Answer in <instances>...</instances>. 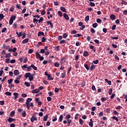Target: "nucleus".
I'll use <instances>...</instances> for the list:
<instances>
[{
	"label": "nucleus",
	"instance_id": "15",
	"mask_svg": "<svg viewBox=\"0 0 127 127\" xmlns=\"http://www.w3.org/2000/svg\"><path fill=\"white\" fill-rule=\"evenodd\" d=\"M15 18H16V16H15V15H12L10 17V19L13 21V20H15Z\"/></svg>",
	"mask_w": 127,
	"mask_h": 127
},
{
	"label": "nucleus",
	"instance_id": "26",
	"mask_svg": "<svg viewBox=\"0 0 127 127\" xmlns=\"http://www.w3.org/2000/svg\"><path fill=\"white\" fill-rule=\"evenodd\" d=\"M48 80H50V81H52V80H53V77H52L50 74L48 76Z\"/></svg>",
	"mask_w": 127,
	"mask_h": 127
},
{
	"label": "nucleus",
	"instance_id": "10",
	"mask_svg": "<svg viewBox=\"0 0 127 127\" xmlns=\"http://www.w3.org/2000/svg\"><path fill=\"white\" fill-rule=\"evenodd\" d=\"M14 100H16L18 98V94L16 92L13 93Z\"/></svg>",
	"mask_w": 127,
	"mask_h": 127
},
{
	"label": "nucleus",
	"instance_id": "64",
	"mask_svg": "<svg viewBox=\"0 0 127 127\" xmlns=\"http://www.w3.org/2000/svg\"><path fill=\"white\" fill-rule=\"evenodd\" d=\"M55 50L56 51H59L60 49H59V46H57L55 48Z\"/></svg>",
	"mask_w": 127,
	"mask_h": 127
},
{
	"label": "nucleus",
	"instance_id": "3",
	"mask_svg": "<svg viewBox=\"0 0 127 127\" xmlns=\"http://www.w3.org/2000/svg\"><path fill=\"white\" fill-rule=\"evenodd\" d=\"M8 123H9L10 124H11V123H12V122H14V121H15V119H12L10 117H9L8 120H7Z\"/></svg>",
	"mask_w": 127,
	"mask_h": 127
},
{
	"label": "nucleus",
	"instance_id": "33",
	"mask_svg": "<svg viewBox=\"0 0 127 127\" xmlns=\"http://www.w3.org/2000/svg\"><path fill=\"white\" fill-rule=\"evenodd\" d=\"M71 118V116L70 115H68L65 117V119L66 120H67V121L69 120V119H70Z\"/></svg>",
	"mask_w": 127,
	"mask_h": 127
},
{
	"label": "nucleus",
	"instance_id": "8",
	"mask_svg": "<svg viewBox=\"0 0 127 127\" xmlns=\"http://www.w3.org/2000/svg\"><path fill=\"white\" fill-rule=\"evenodd\" d=\"M64 17L65 18V19H66V20H69V16H68L67 14L65 13H64Z\"/></svg>",
	"mask_w": 127,
	"mask_h": 127
},
{
	"label": "nucleus",
	"instance_id": "34",
	"mask_svg": "<svg viewBox=\"0 0 127 127\" xmlns=\"http://www.w3.org/2000/svg\"><path fill=\"white\" fill-rule=\"evenodd\" d=\"M108 93L109 95H112V93H113V89L112 88L109 89Z\"/></svg>",
	"mask_w": 127,
	"mask_h": 127
},
{
	"label": "nucleus",
	"instance_id": "21",
	"mask_svg": "<svg viewBox=\"0 0 127 127\" xmlns=\"http://www.w3.org/2000/svg\"><path fill=\"white\" fill-rule=\"evenodd\" d=\"M31 67L34 69V70H37V67H36L34 64H31Z\"/></svg>",
	"mask_w": 127,
	"mask_h": 127
},
{
	"label": "nucleus",
	"instance_id": "54",
	"mask_svg": "<svg viewBox=\"0 0 127 127\" xmlns=\"http://www.w3.org/2000/svg\"><path fill=\"white\" fill-rule=\"evenodd\" d=\"M80 125H83V120L80 119L79 120Z\"/></svg>",
	"mask_w": 127,
	"mask_h": 127
},
{
	"label": "nucleus",
	"instance_id": "60",
	"mask_svg": "<svg viewBox=\"0 0 127 127\" xmlns=\"http://www.w3.org/2000/svg\"><path fill=\"white\" fill-rule=\"evenodd\" d=\"M84 67L86 69V70H89V66H88L87 64H84Z\"/></svg>",
	"mask_w": 127,
	"mask_h": 127
},
{
	"label": "nucleus",
	"instance_id": "41",
	"mask_svg": "<svg viewBox=\"0 0 127 127\" xmlns=\"http://www.w3.org/2000/svg\"><path fill=\"white\" fill-rule=\"evenodd\" d=\"M14 83H15V84H19V83H20V81H19V80H18V79H15V80H14Z\"/></svg>",
	"mask_w": 127,
	"mask_h": 127
},
{
	"label": "nucleus",
	"instance_id": "2",
	"mask_svg": "<svg viewBox=\"0 0 127 127\" xmlns=\"http://www.w3.org/2000/svg\"><path fill=\"white\" fill-rule=\"evenodd\" d=\"M25 105L28 110H29L30 107H33V103H25Z\"/></svg>",
	"mask_w": 127,
	"mask_h": 127
},
{
	"label": "nucleus",
	"instance_id": "6",
	"mask_svg": "<svg viewBox=\"0 0 127 127\" xmlns=\"http://www.w3.org/2000/svg\"><path fill=\"white\" fill-rule=\"evenodd\" d=\"M47 23L48 25H50L51 28H53V24H52V22L50 21H47Z\"/></svg>",
	"mask_w": 127,
	"mask_h": 127
},
{
	"label": "nucleus",
	"instance_id": "28",
	"mask_svg": "<svg viewBox=\"0 0 127 127\" xmlns=\"http://www.w3.org/2000/svg\"><path fill=\"white\" fill-rule=\"evenodd\" d=\"M92 26H93V28H96L97 27V26H98V23H93L92 24Z\"/></svg>",
	"mask_w": 127,
	"mask_h": 127
},
{
	"label": "nucleus",
	"instance_id": "53",
	"mask_svg": "<svg viewBox=\"0 0 127 127\" xmlns=\"http://www.w3.org/2000/svg\"><path fill=\"white\" fill-rule=\"evenodd\" d=\"M90 31L91 32V33H95L96 32V31H95V29L91 28L90 30Z\"/></svg>",
	"mask_w": 127,
	"mask_h": 127
},
{
	"label": "nucleus",
	"instance_id": "9",
	"mask_svg": "<svg viewBox=\"0 0 127 127\" xmlns=\"http://www.w3.org/2000/svg\"><path fill=\"white\" fill-rule=\"evenodd\" d=\"M35 54H36V58H37V59H39V58L41 57L40 56V54L38 53V52H36Z\"/></svg>",
	"mask_w": 127,
	"mask_h": 127
},
{
	"label": "nucleus",
	"instance_id": "61",
	"mask_svg": "<svg viewBox=\"0 0 127 127\" xmlns=\"http://www.w3.org/2000/svg\"><path fill=\"white\" fill-rule=\"evenodd\" d=\"M32 52H33V51L31 49H29L28 51V53L29 54H31V53H32Z\"/></svg>",
	"mask_w": 127,
	"mask_h": 127
},
{
	"label": "nucleus",
	"instance_id": "62",
	"mask_svg": "<svg viewBox=\"0 0 127 127\" xmlns=\"http://www.w3.org/2000/svg\"><path fill=\"white\" fill-rule=\"evenodd\" d=\"M16 51V48H13V49L11 50L12 52H15Z\"/></svg>",
	"mask_w": 127,
	"mask_h": 127
},
{
	"label": "nucleus",
	"instance_id": "57",
	"mask_svg": "<svg viewBox=\"0 0 127 127\" xmlns=\"http://www.w3.org/2000/svg\"><path fill=\"white\" fill-rule=\"evenodd\" d=\"M25 11H26V8L24 7V8L22 11V13H25Z\"/></svg>",
	"mask_w": 127,
	"mask_h": 127
},
{
	"label": "nucleus",
	"instance_id": "4",
	"mask_svg": "<svg viewBox=\"0 0 127 127\" xmlns=\"http://www.w3.org/2000/svg\"><path fill=\"white\" fill-rule=\"evenodd\" d=\"M39 92L40 90L38 89H36L32 91V93H33V94H37V93H39Z\"/></svg>",
	"mask_w": 127,
	"mask_h": 127
},
{
	"label": "nucleus",
	"instance_id": "17",
	"mask_svg": "<svg viewBox=\"0 0 127 127\" xmlns=\"http://www.w3.org/2000/svg\"><path fill=\"white\" fill-rule=\"evenodd\" d=\"M5 57L6 58H10L11 57L10 53L5 54Z\"/></svg>",
	"mask_w": 127,
	"mask_h": 127
},
{
	"label": "nucleus",
	"instance_id": "22",
	"mask_svg": "<svg viewBox=\"0 0 127 127\" xmlns=\"http://www.w3.org/2000/svg\"><path fill=\"white\" fill-rule=\"evenodd\" d=\"M24 85L26 86V87H30V83L28 82H25Z\"/></svg>",
	"mask_w": 127,
	"mask_h": 127
},
{
	"label": "nucleus",
	"instance_id": "29",
	"mask_svg": "<svg viewBox=\"0 0 127 127\" xmlns=\"http://www.w3.org/2000/svg\"><path fill=\"white\" fill-rule=\"evenodd\" d=\"M112 119L113 120H115V121H116L117 122H119V119H118V117H116V116H113L112 117Z\"/></svg>",
	"mask_w": 127,
	"mask_h": 127
},
{
	"label": "nucleus",
	"instance_id": "14",
	"mask_svg": "<svg viewBox=\"0 0 127 127\" xmlns=\"http://www.w3.org/2000/svg\"><path fill=\"white\" fill-rule=\"evenodd\" d=\"M48 119V115H46L43 118V121L44 122H46Z\"/></svg>",
	"mask_w": 127,
	"mask_h": 127
},
{
	"label": "nucleus",
	"instance_id": "48",
	"mask_svg": "<svg viewBox=\"0 0 127 127\" xmlns=\"http://www.w3.org/2000/svg\"><path fill=\"white\" fill-rule=\"evenodd\" d=\"M93 63H94V64H97L99 63V60H96V61H94Z\"/></svg>",
	"mask_w": 127,
	"mask_h": 127
},
{
	"label": "nucleus",
	"instance_id": "51",
	"mask_svg": "<svg viewBox=\"0 0 127 127\" xmlns=\"http://www.w3.org/2000/svg\"><path fill=\"white\" fill-rule=\"evenodd\" d=\"M6 31V28H4L2 29L1 32L3 33V32H5Z\"/></svg>",
	"mask_w": 127,
	"mask_h": 127
},
{
	"label": "nucleus",
	"instance_id": "25",
	"mask_svg": "<svg viewBox=\"0 0 127 127\" xmlns=\"http://www.w3.org/2000/svg\"><path fill=\"white\" fill-rule=\"evenodd\" d=\"M68 37V34L64 33L63 35V38H67V37Z\"/></svg>",
	"mask_w": 127,
	"mask_h": 127
},
{
	"label": "nucleus",
	"instance_id": "31",
	"mask_svg": "<svg viewBox=\"0 0 127 127\" xmlns=\"http://www.w3.org/2000/svg\"><path fill=\"white\" fill-rule=\"evenodd\" d=\"M5 94L6 95V96H11V93L8 91L6 92Z\"/></svg>",
	"mask_w": 127,
	"mask_h": 127
},
{
	"label": "nucleus",
	"instance_id": "16",
	"mask_svg": "<svg viewBox=\"0 0 127 127\" xmlns=\"http://www.w3.org/2000/svg\"><path fill=\"white\" fill-rule=\"evenodd\" d=\"M32 101V99L31 98H28L26 100V102H25V104H28L29 103H30L31 101Z\"/></svg>",
	"mask_w": 127,
	"mask_h": 127
},
{
	"label": "nucleus",
	"instance_id": "47",
	"mask_svg": "<svg viewBox=\"0 0 127 127\" xmlns=\"http://www.w3.org/2000/svg\"><path fill=\"white\" fill-rule=\"evenodd\" d=\"M12 23H13V21L12 20H11V19H10V20L9 21V25H11V24H12Z\"/></svg>",
	"mask_w": 127,
	"mask_h": 127
},
{
	"label": "nucleus",
	"instance_id": "46",
	"mask_svg": "<svg viewBox=\"0 0 127 127\" xmlns=\"http://www.w3.org/2000/svg\"><path fill=\"white\" fill-rule=\"evenodd\" d=\"M40 53H42L43 54L45 53V50H44V49H41Z\"/></svg>",
	"mask_w": 127,
	"mask_h": 127
},
{
	"label": "nucleus",
	"instance_id": "59",
	"mask_svg": "<svg viewBox=\"0 0 127 127\" xmlns=\"http://www.w3.org/2000/svg\"><path fill=\"white\" fill-rule=\"evenodd\" d=\"M55 67H59V63H55Z\"/></svg>",
	"mask_w": 127,
	"mask_h": 127
},
{
	"label": "nucleus",
	"instance_id": "32",
	"mask_svg": "<svg viewBox=\"0 0 127 127\" xmlns=\"http://www.w3.org/2000/svg\"><path fill=\"white\" fill-rule=\"evenodd\" d=\"M89 19H90V17L89 16V15H87V16L85 17V21H88Z\"/></svg>",
	"mask_w": 127,
	"mask_h": 127
},
{
	"label": "nucleus",
	"instance_id": "44",
	"mask_svg": "<svg viewBox=\"0 0 127 127\" xmlns=\"http://www.w3.org/2000/svg\"><path fill=\"white\" fill-rule=\"evenodd\" d=\"M58 14L59 15V16L60 17L62 16V12H61V11H59L58 12Z\"/></svg>",
	"mask_w": 127,
	"mask_h": 127
},
{
	"label": "nucleus",
	"instance_id": "12",
	"mask_svg": "<svg viewBox=\"0 0 127 127\" xmlns=\"http://www.w3.org/2000/svg\"><path fill=\"white\" fill-rule=\"evenodd\" d=\"M60 9L62 11H63V12H66V9H65V7H63V6H61L60 7Z\"/></svg>",
	"mask_w": 127,
	"mask_h": 127
},
{
	"label": "nucleus",
	"instance_id": "55",
	"mask_svg": "<svg viewBox=\"0 0 127 127\" xmlns=\"http://www.w3.org/2000/svg\"><path fill=\"white\" fill-rule=\"evenodd\" d=\"M13 27H14V28H16L17 27V24H16V23H14L13 24Z\"/></svg>",
	"mask_w": 127,
	"mask_h": 127
},
{
	"label": "nucleus",
	"instance_id": "27",
	"mask_svg": "<svg viewBox=\"0 0 127 127\" xmlns=\"http://www.w3.org/2000/svg\"><path fill=\"white\" fill-rule=\"evenodd\" d=\"M83 56L84 57H87L88 56V52L84 51V52L83 53Z\"/></svg>",
	"mask_w": 127,
	"mask_h": 127
},
{
	"label": "nucleus",
	"instance_id": "52",
	"mask_svg": "<svg viewBox=\"0 0 127 127\" xmlns=\"http://www.w3.org/2000/svg\"><path fill=\"white\" fill-rule=\"evenodd\" d=\"M61 63L62 64L65 63V60H64V59H62L61 61Z\"/></svg>",
	"mask_w": 127,
	"mask_h": 127
},
{
	"label": "nucleus",
	"instance_id": "58",
	"mask_svg": "<svg viewBox=\"0 0 127 127\" xmlns=\"http://www.w3.org/2000/svg\"><path fill=\"white\" fill-rule=\"evenodd\" d=\"M94 68H95V65L93 64L90 67V70H93V69H94Z\"/></svg>",
	"mask_w": 127,
	"mask_h": 127
},
{
	"label": "nucleus",
	"instance_id": "23",
	"mask_svg": "<svg viewBox=\"0 0 127 127\" xmlns=\"http://www.w3.org/2000/svg\"><path fill=\"white\" fill-rule=\"evenodd\" d=\"M22 116L24 118H25V117H26V113L25 112V111H24L22 112Z\"/></svg>",
	"mask_w": 127,
	"mask_h": 127
},
{
	"label": "nucleus",
	"instance_id": "36",
	"mask_svg": "<svg viewBox=\"0 0 127 127\" xmlns=\"http://www.w3.org/2000/svg\"><path fill=\"white\" fill-rule=\"evenodd\" d=\"M10 11H13L14 10V6H11L10 8V9H9Z\"/></svg>",
	"mask_w": 127,
	"mask_h": 127
},
{
	"label": "nucleus",
	"instance_id": "37",
	"mask_svg": "<svg viewBox=\"0 0 127 127\" xmlns=\"http://www.w3.org/2000/svg\"><path fill=\"white\" fill-rule=\"evenodd\" d=\"M12 81H13L12 79L8 80V84H11L12 83Z\"/></svg>",
	"mask_w": 127,
	"mask_h": 127
},
{
	"label": "nucleus",
	"instance_id": "11",
	"mask_svg": "<svg viewBox=\"0 0 127 127\" xmlns=\"http://www.w3.org/2000/svg\"><path fill=\"white\" fill-rule=\"evenodd\" d=\"M29 40V39H28V38L25 39V40H24L22 41V43L23 44H25L27 43V42H28Z\"/></svg>",
	"mask_w": 127,
	"mask_h": 127
},
{
	"label": "nucleus",
	"instance_id": "18",
	"mask_svg": "<svg viewBox=\"0 0 127 127\" xmlns=\"http://www.w3.org/2000/svg\"><path fill=\"white\" fill-rule=\"evenodd\" d=\"M89 127H93V120L90 119V122L89 123Z\"/></svg>",
	"mask_w": 127,
	"mask_h": 127
},
{
	"label": "nucleus",
	"instance_id": "63",
	"mask_svg": "<svg viewBox=\"0 0 127 127\" xmlns=\"http://www.w3.org/2000/svg\"><path fill=\"white\" fill-rule=\"evenodd\" d=\"M123 13L124 14H125V15H127V10H125L123 11Z\"/></svg>",
	"mask_w": 127,
	"mask_h": 127
},
{
	"label": "nucleus",
	"instance_id": "45",
	"mask_svg": "<svg viewBox=\"0 0 127 127\" xmlns=\"http://www.w3.org/2000/svg\"><path fill=\"white\" fill-rule=\"evenodd\" d=\"M46 41V38L44 37L42 38V42H45Z\"/></svg>",
	"mask_w": 127,
	"mask_h": 127
},
{
	"label": "nucleus",
	"instance_id": "49",
	"mask_svg": "<svg viewBox=\"0 0 127 127\" xmlns=\"http://www.w3.org/2000/svg\"><path fill=\"white\" fill-rule=\"evenodd\" d=\"M97 22H98V23H101V22H102V20L100 18H98L97 19Z\"/></svg>",
	"mask_w": 127,
	"mask_h": 127
},
{
	"label": "nucleus",
	"instance_id": "19",
	"mask_svg": "<svg viewBox=\"0 0 127 127\" xmlns=\"http://www.w3.org/2000/svg\"><path fill=\"white\" fill-rule=\"evenodd\" d=\"M16 34L18 35V37H20V36H22V33H21V32H20L19 33H18V32H16Z\"/></svg>",
	"mask_w": 127,
	"mask_h": 127
},
{
	"label": "nucleus",
	"instance_id": "43",
	"mask_svg": "<svg viewBox=\"0 0 127 127\" xmlns=\"http://www.w3.org/2000/svg\"><path fill=\"white\" fill-rule=\"evenodd\" d=\"M39 60L40 61H43V60H44V57H43V56H41L39 58Z\"/></svg>",
	"mask_w": 127,
	"mask_h": 127
},
{
	"label": "nucleus",
	"instance_id": "38",
	"mask_svg": "<svg viewBox=\"0 0 127 127\" xmlns=\"http://www.w3.org/2000/svg\"><path fill=\"white\" fill-rule=\"evenodd\" d=\"M5 51H4V50H3V51H1V55L2 56H3V55H5Z\"/></svg>",
	"mask_w": 127,
	"mask_h": 127
},
{
	"label": "nucleus",
	"instance_id": "39",
	"mask_svg": "<svg viewBox=\"0 0 127 127\" xmlns=\"http://www.w3.org/2000/svg\"><path fill=\"white\" fill-rule=\"evenodd\" d=\"M116 27H117V25H113V26L111 28V29L112 30H115V29H116Z\"/></svg>",
	"mask_w": 127,
	"mask_h": 127
},
{
	"label": "nucleus",
	"instance_id": "50",
	"mask_svg": "<svg viewBox=\"0 0 127 127\" xmlns=\"http://www.w3.org/2000/svg\"><path fill=\"white\" fill-rule=\"evenodd\" d=\"M89 4L91 6H95V4L94 2H90L89 3Z\"/></svg>",
	"mask_w": 127,
	"mask_h": 127
},
{
	"label": "nucleus",
	"instance_id": "40",
	"mask_svg": "<svg viewBox=\"0 0 127 127\" xmlns=\"http://www.w3.org/2000/svg\"><path fill=\"white\" fill-rule=\"evenodd\" d=\"M38 22V20H37V19H36V18L33 19L34 23H35V22H36L37 24H38V23H37Z\"/></svg>",
	"mask_w": 127,
	"mask_h": 127
},
{
	"label": "nucleus",
	"instance_id": "13",
	"mask_svg": "<svg viewBox=\"0 0 127 127\" xmlns=\"http://www.w3.org/2000/svg\"><path fill=\"white\" fill-rule=\"evenodd\" d=\"M110 18L112 19V20H115V19H116V16L114 14H112L110 16Z\"/></svg>",
	"mask_w": 127,
	"mask_h": 127
},
{
	"label": "nucleus",
	"instance_id": "1",
	"mask_svg": "<svg viewBox=\"0 0 127 127\" xmlns=\"http://www.w3.org/2000/svg\"><path fill=\"white\" fill-rule=\"evenodd\" d=\"M24 77L25 79L29 78V80L31 81L33 80V74H31L30 72H27L25 73Z\"/></svg>",
	"mask_w": 127,
	"mask_h": 127
},
{
	"label": "nucleus",
	"instance_id": "30",
	"mask_svg": "<svg viewBox=\"0 0 127 127\" xmlns=\"http://www.w3.org/2000/svg\"><path fill=\"white\" fill-rule=\"evenodd\" d=\"M15 114V112H14V111L11 112V113H10V117H13Z\"/></svg>",
	"mask_w": 127,
	"mask_h": 127
},
{
	"label": "nucleus",
	"instance_id": "7",
	"mask_svg": "<svg viewBox=\"0 0 127 127\" xmlns=\"http://www.w3.org/2000/svg\"><path fill=\"white\" fill-rule=\"evenodd\" d=\"M34 121H37V118H36L34 116H32L31 118V122L32 123H33L34 122Z\"/></svg>",
	"mask_w": 127,
	"mask_h": 127
},
{
	"label": "nucleus",
	"instance_id": "35",
	"mask_svg": "<svg viewBox=\"0 0 127 127\" xmlns=\"http://www.w3.org/2000/svg\"><path fill=\"white\" fill-rule=\"evenodd\" d=\"M60 122H62V120H63V115H61L59 117Z\"/></svg>",
	"mask_w": 127,
	"mask_h": 127
},
{
	"label": "nucleus",
	"instance_id": "42",
	"mask_svg": "<svg viewBox=\"0 0 127 127\" xmlns=\"http://www.w3.org/2000/svg\"><path fill=\"white\" fill-rule=\"evenodd\" d=\"M72 121L71 120H67V126L69 127L70 126V124H71Z\"/></svg>",
	"mask_w": 127,
	"mask_h": 127
},
{
	"label": "nucleus",
	"instance_id": "24",
	"mask_svg": "<svg viewBox=\"0 0 127 127\" xmlns=\"http://www.w3.org/2000/svg\"><path fill=\"white\" fill-rule=\"evenodd\" d=\"M44 20V19L43 17H40L39 20H38V23H40V22L43 21Z\"/></svg>",
	"mask_w": 127,
	"mask_h": 127
},
{
	"label": "nucleus",
	"instance_id": "56",
	"mask_svg": "<svg viewBox=\"0 0 127 127\" xmlns=\"http://www.w3.org/2000/svg\"><path fill=\"white\" fill-rule=\"evenodd\" d=\"M21 75H18V76L16 77V79L17 80H20V78H21Z\"/></svg>",
	"mask_w": 127,
	"mask_h": 127
},
{
	"label": "nucleus",
	"instance_id": "20",
	"mask_svg": "<svg viewBox=\"0 0 127 127\" xmlns=\"http://www.w3.org/2000/svg\"><path fill=\"white\" fill-rule=\"evenodd\" d=\"M41 35L44 36V33L43 32H39L38 34V36H41Z\"/></svg>",
	"mask_w": 127,
	"mask_h": 127
},
{
	"label": "nucleus",
	"instance_id": "5",
	"mask_svg": "<svg viewBox=\"0 0 127 127\" xmlns=\"http://www.w3.org/2000/svg\"><path fill=\"white\" fill-rule=\"evenodd\" d=\"M13 74L15 76H17L18 75H19V71H18V70L16 69L13 72Z\"/></svg>",
	"mask_w": 127,
	"mask_h": 127
}]
</instances>
